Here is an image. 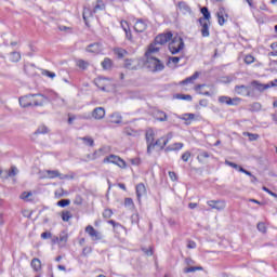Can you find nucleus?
I'll use <instances>...</instances> for the list:
<instances>
[{
  "instance_id": "obj_46",
  "label": "nucleus",
  "mask_w": 277,
  "mask_h": 277,
  "mask_svg": "<svg viewBox=\"0 0 277 277\" xmlns=\"http://www.w3.org/2000/svg\"><path fill=\"white\" fill-rule=\"evenodd\" d=\"M72 179H75V173H70V174H62L61 173V181H64V180L72 181Z\"/></svg>"
},
{
  "instance_id": "obj_28",
  "label": "nucleus",
  "mask_w": 277,
  "mask_h": 277,
  "mask_svg": "<svg viewBox=\"0 0 277 277\" xmlns=\"http://www.w3.org/2000/svg\"><path fill=\"white\" fill-rule=\"evenodd\" d=\"M114 53L119 57V60H122V57H124L129 52L122 48H115Z\"/></svg>"
},
{
  "instance_id": "obj_45",
  "label": "nucleus",
  "mask_w": 277,
  "mask_h": 277,
  "mask_svg": "<svg viewBox=\"0 0 277 277\" xmlns=\"http://www.w3.org/2000/svg\"><path fill=\"white\" fill-rule=\"evenodd\" d=\"M114 215V211H111V209H106L103 212V217H105V220H109V217H111Z\"/></svg>"
},
{
  "instance_id": "obj_22",
  "label": "nucleus",
  "mask_w": 277,
  "mask_h": 277,
  "mask_svg": "<svg viewBox=\"0 0 277 277\" xmlns=\"http://www.w3.org/2000/svg\"><path fill=\"white\" fill-rule=\"evenodd\" d=\"M198 77H200V72L196 71L193 76L186 78L185 80L181 81V85H187V83H194V81H196V79H198Z\"/></svg>"
},
{
  "instance_id": "obj_55",
  "label": "nucleus",
  "mask_w": 277,
  "mask_h": 277,
  "mask_svg": "<svg viewBox=\"0 0 277 277\" xmlns=\"http://www.w3.org/2000/svg\"><path fill=\"white\" fill-rule=\"evenodd\" d=\"M189 157H192V153L190 151H185L182 155V160H184L185 162L189 161Z\"/></svg>"
},
{
  "instance_id": "obj_27",
  "label": "nucleus",
  "mask_w": 277,
  "mask_h": 277,
  "mask_svg": "<svg viewBox=\"0 0 277 277\" xmlns=\"http://www.w3.org/2000/svg\"><path fill=\"white\" fill-rule=\"evenodd\" d=\"M201 14L203 17H200L203 19V22H208L211 19V12H209V9L207 6L201 8Z\"/></svg>"
},
{
  "instance_id": "obj_41",
  "label": "nucleus",
  "mask_w": 277,
  "mask_h": 277,
  "mask_svg": "<svg viewBox=\"0 0 277 277\" xmlns=\"http://www.w3.org/2000/svg\"><path fill=\"white\" fill-rule=\"evenodd\" d=\"M11 62H21V53L12 52L11 53Z\"/></svg>"
},
{
  "instance_id": "obj_20",
  "label": "nucleus",
  "mask_w": 277,
  "mask_h": 277,
  "mask_svg": "<svg viewBox=\"0 0 277 277\" xmlns=\"http://www.w3.org/2000/svg\"><path fill=\"white\" fill-rule=\"evenodd\" d=\"M161 48L157 47V44H150L147 52L145 53V57H153V53H159Z\"/></svg>"
},
{
  "instance_id": "obj_5",
  "label": "nucleus",
  "mask_w": 277,
  "mask_h": 277,
  "mask_svg": "<svg viewBox=\"0 0 277 277\" xmlns=\"http://www.w3.org/2000/svg\"><path fill=\"white\" fill-rule=\"evenodd\" d=\"M34 96H38V94H29L19 97L21 107H31L32 105H35V107H38L42 105L41 103H38V101H32L31 98H34Z\"/></svg>"
},
{
  "instance_id": "obj_9",
  "label": "nucleus",
  "mask_w": 277,
  "mask_h": 277,
  "mask_svg": "<svg viewBox=\"0 0 277 277\" xmlns=\"http://www.w3.org/2000/svg\"><path fill=\"white\" fill-rule=\"evenodd\" d=\"M148 27V24H146V22H144V19H137L134 24V30L137 34H144V31H146Z\"/></svg>"
},
{
  "instance_id": "obj_43",
  "label": "nucleus",
  "mask_w": 277,
  "mask_h": 277,
  "mask_svg": "<svg viewBox=\"0 0 277 277\" xmlns=\"http://www.w3.org/2000/svg\"><path fill=\"white\" fill-rule=\"evenodd\" d=\"M56 205H57V207H62V208L68 207V205H70V199H62V200L57 201Z\"/></svg>"
},
{
  "instance_id": "obj_19",
  "label": "nucleus",
  "mask_w": 277,
  "mask_h": 277,
  "mask_svg": "<svg viewBox=\"0 0 277 277\" xmlns=\"http://www.w3.org/2000/svg\"><path fill=\"white\" fill-rule=\"evenodd\" d=\"M226 14V10L224 8H220L219 12L216 13L219 25H224L226 23V18H224V15Z\"/></svg>"
},
{
  "instance_id": "obj_1",
  "label": "nucleus",
  "mask_w": 277,
  "mask_h": 277,
  "mask_svg": "<svg viewBox=\"0 0 277 277\" xmlns=\"http://www.w3.org/2000/svg\"><path fill=\"white\" fill-rule=\"evenodd\" d=\"M145 66L151 71V72H161L166 66L163 63L159 61V58L155 56H146V63Z\"/></svg>"
},
{
  "instance_id": "obj_49",
  "label": "nucleus",
  "mask_w": 277,
  "mask_h": 277,
  "mask_svg": "<svg viewBox=\"0 0 277 277\" xmlns=\"http://www.w3.org/2000/svg\"><path fill=\"white\" fill-rule=\"evenodd\" d=\"M245 64H248V65L254 64V56H252L250 54L245 56Z\"/></svg>"
},
{
  "instance_id": "obj_38",
  "label": "nucleus",
  "mask_w": 277,
  "mask_h": 277,
  "mask_svg": "<svg viewBox=\"0 0 277 277\" xmlns=\"http://www.w3.org/2000/svg\"><path fill=\"white\" fill-rule=\"evenodd\" d=\"M79 140H81L87 146H94V140L92 137L84 136Z\"/></svg>"
},
{
  "instance_id": "obj_60",
  "label": "nucleus",
  "mask_w": 277,
  "mask_h": 277,
  "mask_svg": "<svg viewBox=\"0 0 277 277\" xmlns=\"http://www.w3.org/2000/svg\"><path fill=\"white\" fill-rule=\"evenodd\" d=\"M51 237H53L51 232H44L41 234V239H51Z\"/></svg>"
},
{
  "instance_id": "obj_31",
  "label": "nucleus",
  "mask_w": 277,
  "mask_h": 277,
  "mask_svg": "<svg viewBox=\"0 0 277 277\" xmlns=\"http://www.w3.org/2000/svg\"><path fill=\"white\" fill-rule=\"evenodd\" d=\"M34 196V194L31 192H24L21 194L19 198L22 200H24L25 202H31V197Z\"/></svg>"
},
{
  "instance_id": "obj_13",
  "label": "nucleus",
  "mask_w": 277,
  "mask_h": 277,
  "mask_svg": "<svg viewBox=\"0 0 277 277\" xmlns=\"http://www.w3.org/2000/svg\"><path fill=\"white\" fill-rule=\"evenodd\" d=\"M88 53H94L95 55H98V53L103 52V45L101 43H91L87 48Z\"/></svg>"
},
{
  "instance_id": "obj_58",
  "label": "nucleus",
  "mask_w": 277,
  "mask_h": 277,
  "mask_svg": "<svg viewBox=\"0 0 277 277\" xmlns=\"http://www.w3.org/2000/svg\"><path fill=\"white\" fill-rule=\"evenodd\" d=\"M42 75H45V77H50V79H55V72L53 71L44 70Z\"/></svg>"
},
{
  "instance_id": "obj_10",
  "label": "nucleus",
  "mask_w": 277,
  "mask_h": 277,
  "mask_svg": "<svg viewBox=\"0 0 277 277\" xmlns=\"http://www.w3.org/2000/svg\"><path fill=\"white\" fill-rule=\"evenodd\" d=\"M170 142V137L162 136L158 138L156 142H154V148L157 146L160 150H163L166 146H168V143Z\"/></svg>"
},
{
  "instance_id": "obj_48",
  "label": "nucleus",
  "mask_w": 277,
  "mask_h": 277,
  "mask_svg": "<svg viewBox=\"0 0 277 277\" xmlns=\"http://www.w3.org/2000/svg\"><path fill=\"white\" fill-rule=\"evenodd\" d=\"M228 101H230V97L223 95L219 97V103H222L223 105H228Z\"/></svg>"
},
{
  "instance_id": "obj_44",
  "label": "nucleus",
  "mask_w": 277,
  "mask_h": 277,
  "mask_svg": "<svg viewBox=\"0 0 277 277\" xmlns=\"http://www.w3.org/2000/svg\"><path fill=\"white\" fill-rule=\"evenodd\" d=\"M175 98H179L180 101H192V95L176 94Z\"/></svg>"
},
{
  "instance_id": "obj_2",
  "label": "nucleus",
  "mask_w": 277,
  "mask_h": 277,
  "mask_svg": "<svg viewBox=\"0 0 277 277\" xmlns=\"http://www.w3.org/2000/svg\"><path fill=\"white\" fill-rule=\"evenodd\" d=\"M183 49H185V42L182 37L176 36L169 42V51L172 55L181 53Z\"/></svg>"
},
{
  "instance_id": "obj_18",
  "label": "nucleus",
  "mask_w": 277,
  "mask_h": 277,
  "mask_svg": "<svg viewBox=\"0 0 277 277\" xmlns=\"http://www.w3.org/2000/svg\"><path fill=\"white\" fill-rule=\"evenodd\" d=\"M251 85H253V88H255V90H258V92H265V90L272 88V85H269V83L261 84V83H259V81H253L251 83Z\"/></svg>"
},
{
  "instance_id": "obj_25",
  "label": "nucleus",
  "mask_w": 277,
  "mask_h": 277,
  "mask_svg": "<svg viewBox=\"0 0 277 277\" xmlns=\"http://www.w3.org/2000/svg\"><path fill=\"white\" fill-rule=\"evenodd\" d=\"M183 148V143H174L166 147V153H172V150H181Z\"/></svg>"
},
{
  "instance_id": "obj_39",
  "label": "nucleus",
  "mask_w": 277,
  "mask_h": 277,
  "mask_svg": "<svg viewBox=\"0 0 277 277\" xmlns=\"http://www.w3.org/2000/svg\"><path fill=\"white\" fill-rule=\"evenodd\" d=\"M249 110L250 111H261V103L255 102V103L249 105Z\"/></svg>"
},
{
  "instance_id": "obj_14",
  "label": "nucleus",
  "mask_w": 277,
  "mask_h": 277,
  "mask_svg": "<svg viewBox=\"0 0 277 277\" xmlns=\"http://www.w3.org/2000/svg\"><path fill=\"white\" fill-rule=\"evenodd\" d=\"M92 118H94V120H103V118H105V108L96 107L92 111Z\"/></svg>"
},
{
  "instance_id": "obj_34",
  "label": "nucleus",
  "mask_w": 277,
  "mask_h": 277,
  "mask_svg": "<svg viewBox=\"0 0 277 277\" xmlns=\"http://www.w3.org/2000/svg\"><path fill=\"white\" fill-rule=\"evenodd\" d=\"M49 133V128H47L45 126H40L36 132H35V135H44Z\"/></svg>"
},
{
  "instance_id": "obj_17",
  "label": "nucleus",
  "mask_w": 277,
  "mask_h": 277,
  "mask_svg": "<svg viewBox=\"0 0 277 277\" xmlns=\"http://www.w3.org/2000/svg\"><path fill=\"white\" fill-rule=\"evenodd\" d=\"M154 118H156L159 122H166V120H168V115L162 110H156L154 113Z\"/></svg>"
},
{
  "instance_id": "obj_40",
  "label": "nucleus",
  "mask_w": 277,
  "mask_h": 277,
  "mask_svg": "<svg viewBox=\"0 0 277 277\" xmlns=\"http://www.w3.org/2000/svg\"><path fill=\"white\" fill-rule=\"evenodd\" d=\"M240 103H241L240 97H234V98L229 97L227 105L236 106V105H239Z\"/></svg>"
},
{
  "instance_id": "obj_53",
  "label": "nucleus",
  "mask_w": 277,
  "mask_h": 277,
  "mask_svg": "<svg viewBox=\"0 0 277 277\" xmlns=\"http://www.w3.org/2000/svg\"><path fill=\"white\" fill-rule=\"evenodd\" d=\"M225 166H229V168H234L235 170L239 169V164L228 161V160H225Z\"/></svg>"
},
{
  "instance_id": "obj_64",
  "label": "nucleus",
  "mask_w": 277,
  "mask_h": 277,
  "mask_svg": "<svg viewBox=\"0 0 277 277\" xmlns=\"http://www.w3.org/2000/svg\"><path fill=\"white\" fill-rule=\"evenodd\" d=\"M187 248H188L189 250H194V249L196 248V243L190 240V241H188Z\"/></svg>"
},
{
  "instance_id": "obj_24",
  "label": "nucleus",
  "mask_w": 277,
  "mask_h": 277,
  "mask_svg": "<svg viewBox=\"0 0 277 277\" xmlns=\"http://www.w3.org/2000/svg\"><path fill=\"white\" fill-rule=\"evenodd\" d=\"M76 66H78V68H80L81 70H88L90 63L80 58L76 61Z\"/></svg>"
},
{
  "instance_id": "obj_59",
  "label": "nucleus",
  "mask_w": 277,
  "mask_h": 277,
  "mask_svg": "<svg viewBox=\"0 0 277 277\" xmlns=\"http://www.w3.org/2000/svg\"><path fill=\"white\" fill-rule=\"evenodd\" d=\"M209 151H201L198 156V159H209Z\"/></svg>"
},
{
  "instance_id": "obj_21",
  "label": "nucleus",
  "mask_w": 277,
  "mask_h": 277,
  "mask_svg": "<svg viewBox=\"0 0 277 277\" xmlns=\"http://www.w3.org/2000/svg\"><path fill=\"white\" fill-rule=\"evenodd\" d=\"M30 266L35 272H40V269H42V262L40 261V259L35 258L31 260Z\"/></svg>"
},
{
  "instance_id": "obj_36",
  "label": "nucleus",
  "mask_w": 277,
  "mask_h": 277,
  "mask_svg": "<svg viewBox=\"0 0 277 277\" xmlns=\"http://www.w3.org/2000/svg\"><path fill=\"white\" fill-rule=\"evenodd\" d=\"M111 61L109 57L104 58V61L102 62V67L104 70H109V68H111Z\"/></svg>"
},
{
  "instance_id": "obj_56",
  "label": "nucleus",
  "mask_w": 277,
  "mask_h": 277,
  "mask_svg": "<svg viewBox=\"0 0 277 277\" xmlns=\"http://www.w3.org/2000/svg\"><path fill=\"white\" fill-rule=\"evenodd\" d=\"M92 252V247H84L82 250V255L88 256V254H91Z\"/></svg>"
},
{
  "instance_id": "obj_37",
  "label": "nucleus",
  "mask_w": 277,
  "mask_h": 277,
  "mask_svg": "<svg viewBox=\"0 0 277 277\" xmlns=\"http://www.w3.org/2000/svg\"><path fill=\"white\" fill-rule=\"evenodd\" d=\"M71 219H72V213H70V211H63L62 212L63 222H69Z\"/></svg>"
},
{
  "instance_id": "obj_62",
  "label": "nucleus",
  "mask_w": 277,
  "mask_h": 277,
  "mask_svg": "<svg viewBox=\"0 0 277 277\" xmlns=\"http://www.w3.org/2000/svg\"><path fill=\"white\" fill-rule=\"evenodd\" d=\"M121 27L123 29V31H127L129 28V23L127 21H121Z\"/></svg>"
},
{
  "instance_id": "obj_7",
  "label": "nucleus",
  "mask_w": 277,
  "mask_h": 277,
  "mask_svg": "<svg viewBox=\"0 0 277 277\" xmlns=\"http://www.w3.org/2000/svg\"><path fill=\"white\" fill-rule=\"evenodd\" d=\"M172 40V32L160 34L155 38V44L163 45Z\"/></svg>"
},
{
  "instance_id": "obj_54",
  "label": "nucleus",
  "mask_w": 277,
  "mask_h": 277,
  "mask_svg": "<svg viewBox=\"0 0 277 277\" xmlns=\"http://www.w3.org/2000/svg\"><path fill=\"white\" fill-rule=\"evenodd\" d=\"M124 207H129L130 209L133 208V199L132 198H126L124 199Z\"/></svg>"
},
{
  "instance_id": "obj_52",
  "label": "nucleus",
  "mask_w": 277,
  "mask_h": 277,
  "mask_svg": "<svg viewBox=\"0 0 277 277\" xmlns=\"http://www.w3.org/2000/svg\"><path fill=\"white\" fill-rule=\"evenodd\" d=\"M74 205H77V206L83 205V198H81V196L77 195L74 200Z\"/></svg>"
},
{
  "instance_id": "obj_6",
  "label": "nucleus",
  "mask_w": 277,
  "mask_h": 277,
  "mask_svg": "<svg viewBox=\"0 0 277 277\" xmlns=\"http://www.w3.org/2000/svg\"><path fill=\"white\" fill-rule=\"evenodd\" d=\"M85 233L91 237L92 241H101L103 239V234H101L98 230L94 229L92 225H88L85 227Z\"/></svg>"
},
{
  "instance_id": "obj_15",
  "label": "nucleus",
  "mask_w": 277,
  "mask_h": 277,
  "mask_svg": "<svg viewBox=\"0 0 277 277\" xmlns=\"http://www.w3.org/2000/svg\"><path fill=\"white\" fill-rule=\"evenodd\" d=\"M136 196H137V200H142L143 196H146V186L144 185V183H140L136 185Z\"/></svg>"
},
{
  "instance_id": "obj_3",
  "label": "nucleus",
  "mask_w": 277,
  "mask_h": 277,
  "mask_svg": "<svg viewBox=\"0 0 277 277\" xmlns=\"http://www.w3.org/2000/svg\"><path fill=\"white\" fill-rule=\"evenodd\" d=\"M103 163H113L114 166H118V168L122 169L127 168V161H124L122 158L114 154L105 157L103 159Z\"/></svg>"
},
{
  "instance_id": "obj_26",
  "label": "nucleus",
  "mask_w": 277,
  "mask_h": 277,
  "mask_svg": "<svg viewBox=\"0 0 277 277\" xmlns=\"http://www.w3.org/2000/svg\"><path fill=\"white\" fill-rule=\"evenodd\" d=\"M110 122L113 124H120V122H122V116H120V114H118V113H114L110 116Z\"/></svg>"
},
{
  "instance_id": "obj_29",
  "label": "nucleus",
  "mask_w": 277,
  "mask_h": 277,
  "mask_svg": "<svg viewBox=\"0 0 277 277\" xmlns=\"http://www.w3.org/2000/svg\"><path fill=\"white\" fill-rule=\"evenodd\" d=\"M179 8H180L181 12H183V14H189V13H192V8L188 6V4L185 3V2H180V3H179Z\"/></svg>"
},
{
  "instance_id": "obj_47",
  "label": "nucleus",
  "mask_w": 277,
  "mask_h": 277,
  "mask_svg": "<svg viewBox=\"0 0 277 277\" xmlns=\"http://www.w3.org/2000/svg\"><path fill=\"white\" fill-rule=\"evenodd\" d=\"M82 16H83V21L88 25V16H92V13H91L90 9H84Z\"/></svg>"
},
{
  "instance_id": "obj_50",
  "label": "nucleus",
  "mask_w": 277,
  "mask_h": 277,
  "mask_svg": "<svg viewBox=\"0 0 277 277\" xmlns=\"http://www.w3.org/2000/svg\"><path fill=\"white\" fill-rule=\"evenodd\" d=\"M258 230H260V233H266L267 227L265 226V223H259L258 224Z\"/></svg>"
},
{
  "instance_id": "obj_35",
  "label": "nucleus",
  "mask_w": 277,
  "mask_h": 277,
  "mask_svg": "<svg viewBox=\"0 0 277 277\" xmlns=\"http://www.w3.org/2000/svg\"><path fill=\"white\" fill-rule=\"evenodd\" d=\"M194 272H202V266H190L184 269L185 274H192Z\"/></svg>"
},
{
  "instance_id": "obj_16",
  "label": "nucleus",
  "mask_w": 277,
  "mask_h": 277,
  "mask_svg": "<svg viewBox=\"0 0 277 277\" xmlns=\"http://www.w3.org/2000/svg\"><path fill=\"white\" fill-rule=\"evenodd\" d=\"M124 68L128 70H137V62H135V60L127 58L124 61Z\"/></svg>"
},
{
  "instance_id": "obj_63",
  "label": "nucleus",
  "mask_w": 277,
  "mask_h": 277,
  "mask_svg": "<svg viewBox=\"0 0 277 277\" xmlns=\"http://www.w3.org/2000/svg\"><path fill=\"white\" fill-rule=\"evenodd\" d=\"M142 250H143V252H144L147 256H153V248H149V249L143 248Z\"/></svg>"
},
{
  "instance_id": "obj_42",
  "label": "nucleus",
  "mask_w": 277,
  "mask_h": 277,
  "mask_svg": "<svg viewBox=\"0 0 277 277\" xmlns=\"http://www.w3.org/2000/svg\"><path fill=\"white\" fill-rule=\"evenodd\" d=\"M18 174V169L16 167H11V170L6 171V176H16Z\"/></svg>"
},
{
  "instance_id": "obj_12",
  "label": "nucleus",
  "mask_w": 277,
  "mask_h": 277,
  "mask_svg": "<svg viewBox=\"0 0 277 277\" xmlns=\"http://www.w3.org/2000/svg\"><path fill=\"white\" fill-rule=\"evenodd\" d=\"M234 90L236 94H239L240 96H250V87H246L241 84V85H236Z\"/></svg>"
},
{
  "instance_id": "obj_30",
  "label": "nucleus",
  "mask_w": 277,
  "mask_h": 277,
  "mask_svg": "<svg viewBox=\"0 0 277 277\" xmlns=\"http://www.w3.org/2000/svg\"><path fill=\"white\" fill-rule=\"evenodd\" d=\"M105 9V3L103 0H97L96 4L93 8V13L96 14V12H101Z\"/></svg>"
},
{
  "instance_id": "obj_23",
  "label": "nucleus",
  "mask_w": 277,
  "mask_h": 277,
  "mask_svg": "<svg viewBox=\"0 0 277 277\" xmlns=\"http://www.w3.org/2000/svg\"><path fill=\"white\" fill-rule=\"evenodd\" d=\"M45 174L48 179H61L62 176V173H60L57 170H47Z\"/></svg>"
},
{
  "instance_id": "obj_32",
  "label": "nucleus",
  "mask_w": 277,
  "mask_h": 277,
  "mask_svg": "<svg viewBox=\"0 0 277 277\" xmlns=\"http://www.w3.org/2000/svg\"><path fill=\"white\" fill-rule=\"evenodd\" d=\"M55 241H60L61 243H66V241H68V233L61 232L60 237H56Z\"/></svg>"
},
{
  "instance_id": "obj_8",
  "label": "nucleus",
  "mask_w": 277,
  "mask_h": 277,
  "mask_svg": "<svg viewBox=\"0 0 277 277\" xmlns=\"http://www.w3.org/2000/svg\"><path fill=\"white\" fill-rule=\"evenodd\" d=\"M211 209H216V211H224L226 209V202L222 200H210L207 202Z\"/></svg>"
},
{
  "instance_id": "obj_33",
  "label": "nucleus",
  "mask_w": 277,
  "mask_h": 277,
  "mask_svg": "<svg viewBox=\"0 0 277 277\" xmlns=\"http://www.w3.org/2000/svg\"><path fill=\"white\" fill-rule=\"evenodd\" d=\"M242 135L245 137H249V142H256V140H259V134H253L250 132H243Z\"/></svg>"
},
{
  "instance_id": "obj_4",
  "label": "nucleus",
  "mask_w": 277,
  "mask_h": 277,
  "mask_svg": "<svg viewBox=\"0 0 277 277\" xmlns=\"http://www.w3.org/2000/svg\"><path fill=\"white\" fill-rule=\"evenodd\" d=\"M145 140L147 144V155H151L153 150H155V131L153 129L146 131Z\"/></svg>"
},
{
  "instance_id": "obj_61",
  "label": "nucleus",
  "mask_w": 277,
  "mask_h": 277,
  "mask_svg": "<svg viewBox=\"0 0 277 277\" xmlns=\"http://www.w3.org/2000/svg\"><path fill=\"white\" fill-rule=\"evenodd\" d=\"M126 134L132 136V137H135V135H137V132L134 131V130H131V129H127L126 130Z\"/></svg>"
},
{
  "instance_id": "obj_11",
  "label": "nucleus",
  "mask_w": 277,
  "mask_h": 277,
  "mask_svg": "<svg viewBox=\"0 0 277 277\" xmlns=\"http://www.w3.org/2000/svg\"><path fill=\"white\" fill-rule=\"evenodd\" d=\"M198 22L201 25V36L202 38H209L211 34L209 32V22H205V19L199 18Z\"/></svg>"
},
{
  "instance_id": "obj_51",
  "label": "nucleus",
  "mask_w": 277,
  "mask_h": 277,
  "mask_svg": "<svg viewBox=\"0 0 277 277\" xmlns=\"http://www.w3.org/2000/svg\"><path fill=\"white\" fill-rule=\"evenodd\" d=\"M194 118H196L194 114H184L182 120H194Z\"/></svg>"
},
{
  "instance_id": "obj_57",
  "label": "nucleus",
  "mask_w": 277,
  "mask_h": 277,
  "mask_svg": "<svg viewBox=\"0 0 277 277\" xmlns=\"http://www.w3.org/2000/svg\"><path fill=\"white\" fill-rule=\"evenodd\" d=\"M263 192H266V194H269V196H273V198H277V194L272 192L269 188L263 186Z\"/></svg>"
}]
</instances>
